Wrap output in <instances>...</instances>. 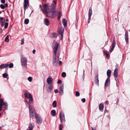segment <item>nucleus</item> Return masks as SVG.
<instances>
[{"mask_svg":"<svg viewBox=\"0 0 130 130\" xmlns=\"http://www.w3.org/2000/svg\"><path fill=\"white\" fill-rule=\"evenodd\" d=\"M111 71L110 69H109L107 71V74L108 77V78H110L111 75Z\"/></svg>","mask_w":130,"mask_h":130,"instance_id":"obj_22","label":"nucleus"},{"mask_svg":"<svg viewBox=\"0 0 130 130\" xmlns=\"http://www.w3.org/2000/svg\"><path fill=\"white\" fill-rule=\"evenodd\" d=\"M61 82V81L60 80H58L57 82L58 84H60Z\"/></svg>","mask_w":130,"mask_h":130,"instance_id":"obj_48","label":"nucleus"},{"mask_svg":"<svg viewBox=\"0 0 130 130\" xmlns=\"http://www.w3.org/2000/svg\"><path fill=\"white\" fill-rule=\"evenodd\" d=\"M62 76L63 77H65L66 76V74L65 72H63L62 73Z\"/></svg>","mask_w":130,"mask_h":130,"instance_id":"obj_38","label":"nucleus"},{"mask_svg":"<svg viewBox=\"0 0 130 130\" xmlns=\"http://www.w3.org/2000/svg\"><path fill=\"white\" fill-rule=\"evenodd\" d=\"M53 81V78L52 77H48L47 79V82L48 84H52Z\"/></svg>","mask_w":130,"mask_h":130,"instance_id":"obj_16","label":"nucleus"},{"mask_svg":"<svg viewBox=\"0 0 130 130\" xmlns=\"http://www.w3.org/2000/svg\"><path fill=\"white\" fill-rule=\"evenodd\" d=\"M59 56L56 55V56L54 55L53 59V63L54 65L57 66L58 63V60Z\"/></svg>","mask_w":130,"mask_h":130,"instance_id":"obj_4","label":"nucleus"},{"mask_svg":"<svg viewBox=\"0 0 130 130\" xmlns=\"http://www.w3.org/2000/svg\"><path fill=\"white\" fill-rule=\"evenodd\" d=\"M29 111H35L34 109V107L33 106H32L30 105H29Z\"/></svg>","mask_w":130,"mask_h":130,"instance_id":"obj_30","label":"nucleus"},{"mask_svg":"<svg viewBox=\"0 0 130 130\" xmlns=\"http://www.w3.org/2000/svg\"><path fill=\"white\" fill-rule=\"evenodd\" d=\"M58 43L54 41L53 42V48L54 54L55 56L56 55L59 56V53L58 51Z\"/></svg>","mask_w":130,"mask_h":130,"instance_id":"obj_2","label":"nucleus"},{"mask_svg":"<svg viewBox=\"0 0 130 130\" xmlns=\"http://www.w3.org/2000/svg\"><path fill=\"white\" fill-rule=\"evenodd\" d=\"M1 114L0 113V117L1 116Z\"/></svg>","mask_w":130,"mask_h":130,"instance_id":"obj_63","label":"nucleus"},{"mask_svg":"<svg viewBox=\"0 0 130 130\" xmlns=\"http://www.w3.org/2000/svg\"><path fill=\"white\" fill-rule=\"evenodd\" d=\"M33 54H34L36 52V51L35 50H33Z\"/></svg>","mask_w":130,"mask_h":130,"instance_id":"obj_57","label":"nucleus"},{"mask_svg":"<svg viewBox=\"0 0 130 130\" xmlns=\"http://www.w3.org/2000/svg\"><path fill=\"white\" fill-rule=\"evenodd\" d=\"M5 0H1V2L3 3L4 4L5 3Z\"/></svg>","mask_w":130,"mask_h":130,"instance_id":"obj_50","label":"nucleus"},{"mask_svg":"<svg viewBox=\"0 0 130 130\" xmlns=\"http://www.w3.org/2000/svg\"><path fill=\"white\" fill-rule=\"evenodd\" d=\"M82 101L83 102L85 103L86 101L85 99V98H83L82 99Z\"/></svg>","mask_w":130,"mask_h":130,"instance_id":"obj_47","label":"nucleus"},{"mask_svg":"<svg viewBox=\"0 0 130 130\" xmlns=\"http://www.w3.org/2000/svg\"><path fill=\"white\" fill-rule=\"evenodd\" d=\"M8 66V64H3L0 66V69H2L4 68H7Z\"/></svg>","mask_w":130,"mask_h":130,"instance_id":"obj_14","label":"nucleus"},{"mask_svg":"<svg viewBox=\"0 0 130 130\" xmlns=\"http://www.w3.org/2000/svg\"><path fill=\"white\" fill-rule=\"evenodd\" d=\"M0 22L1 23V26L3 27L4 25L5 22V20L2 17H0Z\"/></svg>","mask_w":130,"mask_h":130,"instance_id":"obj_17","label":"nucleus"},{"mask_svg":"<svg viewBox=\"0 0 130 130\" xmlns=\"http://www.w3.org/2000/svg\"><path fill=\"white\" fill-rule=\"evenodd\" d=\"M29 112L30 115L32 118L34 117V115H36V114L35 112V111H30Z\"/></svg>","mask_w":130,"mask_h":130,"instance_id":"obj_20","label":"nucleus"},{"mask_svg":"<svg viewBox=\"0 0 130 130\" xmlns=\"http://www.w3.org/2000/svg\"><path fill=\"white\" fill-rule=\"evenodd\" d=\"M1 11H0V14H1Z\"/></svg>","mask_w":130,"mask_h":130,"instance_id":"obj_62","label":"nucleus"},{"mask_svg":"<svg viewBox=\"0 0 130 130\" xmlns=\"http://www.w3.org/2000/svg\"><path fill=\"white\" fill-rule=\"evenodd\" d=\"M40 8H42L41 5H40Z\"/></svg>","mask_w":130,"mask_h":130,"instance_id":"obj_61","label":"nucleus"},{"mask_svg":"<svg viewBox=\"0 0 130 130\" xmlns=\"http://www.w3.org/2000/svg\"><path fill=\"white\" fill-rule=\"evenodd\" d=\"M56 4V2L54 0L51 4V8H45L43 10V13H47V16L48 17L53 18L57 15V12L54 11Z\"/></svg>","mask_w":130,"mask_h":130,"instance_id":"obj_1","label":"nucleus"},{"mask_svg":"<svg viewBox=\"0 0 130 130\" xmlns=\"http://www.w3.org/2000/svg\"><path fill=\"white\" fill-rule=\"evenodd\" d=\"M4 5L5 6V7H7L8 6V4L7 3H6L5 4V5Z\"/></svg>","mask_w":130,"mask_h":130,"instance_id":"obj_54","label":"nucleus"},{"mask_svg":"<svg viewBox=\"0 0 130 130\" xmlns=\"http://www.w3.org/2000/svg\"><path fill=\"white\" fill-rule=\"evenodd\" d=\"M51 114L53 116H55L56 115L55 110H52L51 111Z\"/></svg>","mask_w":130,"mask_h":130,"instance_id":"obj_29","label":"nucleus"},{"mask_svg":"<svg viewBox=\"0 0 130 130\" xmlns=\"http://www.w3.org/2000/svg\"><path fill=\"white\" fill-rule=\"evenodd\" d=\"M8 74L7 73H4L3 74L2 76L4 78H6L8 76Z\"/></svg>","mask_w":130,"mask_h":130,"instance_id":"obj_35","label":"nucleus"},{"mask_svg":"<svg viewBox=\"0 0 130 130\" xmlns=\"http://www.w3.org/2000/svg\"><path fill=\"white\" fill-rule=\"evenodd\" d=\"M89 17V18H88V23H89L90 20H91V17Z\"/></svg>","mask_w":130,"mask_h":130,"instance_id":"obj_51","label":"nucleus"},{"mask_svg":"<svg viewBox=\"0 0 130 130\" xmlns=\"http://www.w3.org/2000/svg\"><path fill=\"white\" fill-rule=\"evenodd\" d=\"M109 103L108 101H105V104L106 105H107Z\"/></svg>","mask_w":130,"mask_h":130,"instance_id":"obj_52","label":"nucleus"},{"mask_svg":"<svg viewBox=\"0 0 130 130\" xmlns=\"http://www.w3.org/2000/svg\"><path fill=\"white\" fill-rule=\"evenodd\" d=\"M45 9V8H44L43 9H42V8H40V9H41V11H42V12H43V10Z\"/></svg>","mask_w":130,"mask_h":130,"instance_id":"obj_59","label":"nucleus"},{"mask_svg":"<svg viewBox=\"0 0 130 130\" xmlns=\"http://www.w3.org/2000/svg\"><path fill=\"white\" fill-rule=\"evenodd\" d=\"M64 29L62 28H60L58 30V32L61 37V39H62L63 37V34Z\"/></svg>","mask_w":130,"mask_h":130,"instance_id":"obj_7","label":"nucleus"},{"mask_svg":"<svg viewBox=\"0 0 130 130\" xmlns=\"http://www.w3.org/2000/svg\"><path fill=\"white\" fill-rule=\"evenodd\" d=\"M59 118L60 119V121L61 123L65 122V119L64 117V115L63 113L61 112L60 113Z\"/></svg>","mask_w":130,"mask_h":130,"instance_id":"obj_5","label":"nucleus"},{"mask_svg":"<svg viewBox=\"0 0 130 130\" xmlns=\"http://www.w3.org/2000/svg\"><path fill=\"white\" fill-rule=\"evenodd\" d=\"M26 105H28V101L26 100Z\"/></svg>","mask_w":130,"mask_h":130,"instance_id":"obj_56","label":"nucleus"},{"mask_svg":"<svg viewBox=\"0 0 130 130\" xmlns=\"http://www.w3.org/2000/svg\"><path fill=\"white\" fill-rule=\"evenodd\" d=\"M114 47H115L112 46H111V50L110 51V52H111L113 51V50L114 49Z\"/></svg>","mask_w":130,"mask_h":130,"instance_id":"obj_45","label":"nucleus"},{"mask_svg":"<svg viewBox=\"0 0 130 130\" xmlns=\"http://www.w3.org/2000/svg\"><path fill=\"white\" fill-rule=\"evenodd\" d=\"M116 42L115 40L113 39V43L112 44V46L115 47L116 45Z\"/></svg>","mask_w":130,"mask_h":130,"instance_id":"obj_37","label":"nucleus"},{"mask_svg":"<svg viewBox=\"0 0 130 130\" xmlns=\"http://www.w3.org/2000/svg\"><path fill=\"white\" fill-rule=\"evenodd\" d=\"M24 94L25 97L26 98H29L30 95L31 96V95L27 91L24 90Z\"/></svg>","mask_w":130,"mask_h":130,"instance_id":"obj_12","label":"nucleus"},{"mask_svg":"<svg viewBox=\"0 0 130 130\" xmlns=\"http://www.w3.org/2000/svg\"><path fill=\"white\" fill-rule=\"evenodd\" d=\"M61 15V13L60 12H57V15L58 16L57 19L58 20H59L60 18Z\"/></svg>","mask_w":130,"mask_h":130,"instance_id":"obj_28","label":"nucleus"},{"mask_svg":"<svg viewBox=\"0 0 130 130\" xmlns=\"http://www.w3.org/2000/svg\"><path fill=\"white\" fill-rule=\"evenodd\" d=\"M92 7H90L89 8V11L88 17H90L92 14Z\"/></svg>","mask_w":130,"mask_h":130,"instance_id":"obj_25","label":"nucleus"},{"mask_svg":"<svg viewBox=\"0 0 130 130\" xmlns=\"http://www.w3.org/2000/svg\"><path fill=\"white\" fill-rule=\"evenodd\" d=\"M5 106V107H6L8 106L6 102H4L3 100L2 99H0V108H2L3 106Z\"/></svg>","mask_w":130,"mask_h":130,"instance_id":"obj_6","label":"nucleus"},{"mask_svg":"<svg viewBox=\"0 0 130 130\" xmlns=\"http://www.w3.org/2000/svg\"><path fill=\"white\" fill-rule=\"evenodd\" d=\"M104 108V106L103 104L100 103L99 105V109L100 110L102 111Z\"/></svg>","mask_w":130,"mask_h":130,"instance_id":"obj_21","label":"nucleus"},{"mask_svg":"<svg viewBox=\"0 0 130 130\" xmlns=\"http://www.w3.org/2000/svg\"><path fill=\"white\" fill-rule=\"evenodd\" d=\"M53 88V84H48L46 85V89L48 92H51Z\"/></svg>","mask_w":130,"mask_h":130,"instance_id":"obj_8","label":"nucleus"},{"mask_svg":"<svg viewBox=\"0 0 130 130\" xmlns=\"http://www.w3.org/2000/svg\"><path fill=\"white\" fill-rule=\"evenodd\" d=\"M44 22H45V24L47 26H48L49 25L50 22H49V21L48 19H47V18L45 20Z\"/></svg>","mask_w":130,"mask_h":130,"instance_id":"obj_27","label":"nucleus"},{"mask_svg":"<svg viewBox=\"0 0 130 130\" xmlns=\"http://www.w3.org/2000/svg\"><path fill=\"white\" fill-rule=\"evenodd\" d=\"M129 31H130V29L129 30Z\"/></svg>","mask_w":130,"mask_h":130,"instance_id":"obj_64","label":"nucleus"},{"mask_svg":"<svg viewBox=\"0 0 130 130\" xmlns=\"http://www.w3.org/2000/svg\"><path fill=\"white\" fill-rule=\"evenodd\" d=\"M110 78H108L105 81V86L106 87H108L109 84L110 82Z\"/></svg>","mask_w":130,"mask_h":130,"instance_id":"obj_19","label":"nucleus"},{"mask_svg":"<svg viewBox=\"0 0 130 130\" xmlns=\"http://www.w3.org/2000/svg\"><path fill=\"white\" fill-rule=\"evenodd\" d=\"M6 21L8 22V19H6Z\"/></svg>","mask_w":130,"mask_h":130,"instance_id":"obj_60","label":"nucleus"},{"mask_svg":"<svg viewBox=\"0 0 130 130\" xmlns=\"http://www.w3.org/2000/svg\"><path fill=\"white\" fill-rule=\"evenodd\" d=\"M43 7L45 8H49L51 7L50 4L49 3L45 4L43 5ZM50 8H51V7Z\"/></svg>","mask_w":130,"mask_h":130,"instance_id":"obj_23","label":"nucleus"},{"mask_svg":"<svg viewBox=\"0 0 130 130\" xmlns=\"http://www.w3.org/2000/svg\"><path fill=\"white\" fill-rule=\"evenodd\" d=\"M63 128V125L62 124H60L59 126V130H62Z\"/></svg>","mask_w":130,"mask_h":130,"instance_id":"obj_42","label":"nucleus"},{"mask_svg":"<svg viewBox=\"0 0 130 130\" xmlns=\"http://www.w3.org/2000/svg\"><path fill=\"white\" fill-rule=\"evenodd\" d=\"M51 36L53 37H57V35L55 33H53L51 34Z\"/></svg>","mask_w":130,"mask_h":130,"instance_id":"obj_33","label":"nucleus"},{"mask_svg":"<svg viewBox=\"0 0 130 130\" xmlns=\"http://www.w3.org/2000/svg\"><path fill=\"white\" fill-rule=\"evenodd\" d=\"M29 6L28 0H24V7L25 11Z\"/></svg>","mask_w":130,"mask_h":130,"instance_id":"obj_9","label":"nucleus"},{"mask_svg":"<svg viewBox=\"0 0 130 130\" xmlns=\"http://www.w3.org/2000/svg\"><path fill=\"white\" fill-rule=\"evenodd\" d=\"M29 22V20L28 19H26L24 21V23L25 24H28Z\"/></svg>","mask_w":130,"mask_h":130,"instance_id":"obj_36","label":"nucleus"},{"mask_svg":"<svg viewBox=\"0 0 130 130\" xmlns=\"http://www.w3.org/2000/svg\"><path fill=\"white\" fill-rule=\"evenodd\" d=\"M34 126V124L33 123H30L29 125V128L27 129V130H32Z\"/></svg>","mask_w":130,"mask_h":130,"instance_id":"obj_24","label":"nucleus"},{"mask_svg":"<svg viewBox=\"0 0 130 130\" xmlns=\"http://www.w3.org/2000/svg\"><path fill=\"white\" fill-rule=\"evenodd\" d=\"M28 79L30 82H31L32 80V78L31 77H29L28 78Z\"/></svg>","mask_w":130,"mask_h":130,"instance_id":"obj_44","label":"nucleus"},{"mask_svg":"<svg viewBox=\"0 0 130 130\" xmlns=\"http://www.w3.org/2000/svg\"><path fill=\"white\" fill-rule=\"evenodd\" d=\"M128 31H126L125 34V39L127 43H128Z\"/></svg>","mask_w":130,"mask_h":130,"instance_id":"obj_15","label":"nucleus"},{"mask_svg":"<svg viewBox=\"0 0 130 130\" xmlns=\"http://www.w3.org/2000/svg\"><path fill=\"white\" fill-rule=\"evenodd\" d=\"M0 7L2 9H4L5 8V6L3 4H1L0 5Z\"/></svg>","mask_w":130,"mask_h":130,"instance_id":"obj_40","label":"nucleus"},{"mask_svg":"<svg viewBox=\"0 0 130 130\" xmlns=\"http://www.w3.org/2000/svg\"><path fill=\"white\" fill-rule=\"evenodd\" d=\"M9 36H6L5 39V41L6 42H9Z\"/></svg>","mask_w":130,"mask_h":130,"instance_id":"obj_34","label":"nucleus"},{"mask_svg":"<svg viewBox=\"0 0 130 130\" xmlns=\"http://www.w3.org/2000/svg\"><path fill=\"white\" fill-rule=\"evenodd\" d=\"M53 107H55L57 106V102L56 101H54L53 103Z\"/></svg>","mask_w":130,"mask_h":130,"instance_id":"obj_31","label":"nucleus"},{"mask_svg":"<svg viewBox=\"0 0 130 130\" xmlns=\"http://www.w3.org/2000/svg\"><path fill=\"white\" fill-rule=\"evenodd\" d=\"M105 55H106V57H108V56H109V55L108 54L106 53H105Z\"/></svg>","mask_w":130,"mask_h":130,"instance_id":"obj_53","label":"nucleus"},{"mask_svg":"<svg viewBox=\"0 0 130 130\" xmlns=\"http://www.w3.org/2000/svg\"><path fill=\"white\" fill-rule=\"evenodd\" d=\"M59 62L60 65H61L62 63V62L61 61H59Z\"/></svg>","mask_w":130,"mask_h":130,"instance_id":"obj_55","label":"nucleus"},{"mask_svg":"<svg viewBox=\"0 0 130 130\" xmlns=\"http://www.w3.org/2000/svg\"><path fill=\"white\" fill-rule=\"evenodd\" d=\"M63 85H61L60 87L59 88V94L60 95L63 94Z\"/></svg>","mask_w":130,"mask_h":130,"instance_id":"obj_11","label":"nucleus"},{"mask_svg":"<svg viewBox=\"0 0 130 130\" xmlns=\"http://www.w3.org/2000/svg\"><path fill=\"white\" fill-rule=\"evenodd\" d=\"M24 39H22L21 40V45L23 44H24Z\"/></svg>","mask_w":130,"mask_h":130,"instance_id":"obj_46","label":"nucleus"},{"mask_svg":"<svg viewBox=\"0 0 130 130\" xmlns=\"http://www.w3.org/2000/svg\"><path fill=\"white\" fill-rule=\"evenodd\" d=\"M62 22L64 26L67 25V21L65 19L63 18L62 20Z\"/></svg>","mask_w":130,"mask_h":130,"instance_id":"obj_32","label":"nucleus"},{"mask_svg":"<svg viewBox=\"0 0 130 130\" xmlns=\"http://www.w3.org/2000/svg\"><path fill=\"white\" fill-rule=\"evenodd\" d=\"M99 75H96L95 78V83L96 85L98 86H99V80L98 79Z\"/></svg>","mask_w":130,"mask_h":130,"instance_id":"obj_13","label":"nucleus"},{"mask_svg":"<svg viewBox=\"0 0 130 130\" xmlns=\"http://www.w3.org/2000/svg\"><path fill=\"white\" fill-rule=\"evenodd\" d=\"M118 69L117 68H116L114 71L113 76L114 77L117 78L118 76Z\"/></svg>","mask_w":130,"mask_h":130,"instance_id":"obj_18","label":"nucleus"},{"mask_svg":"<svg viewBox=\"0 0 130 130\" xmlns=\"http://www.w3.org/2000/svg\"><path fill=\"white\" fill-rule=\"evenodd\" d=\"M8 66L10 68H11L13 67V63H10L9 65L8 64Z\"/></svg>","mask_w":130,"mask_h":130,"instance_id":"obj_39","label":"nucleus"},{"mask_svg":"<svg viewBox=\"0 0 130 130\" xmlns=\"http://www.w3.org/2000/svg\"><path fill=\"white\" fill-rule=\"evenodd\" d=\"M80 95L79 92L78 91H76L75 92V95L76 96H78Z\"/></svg>","mask_w":130,"mask_h":130,"instance_id":"obj_41","label":"nucleus"},{"mask_svg":"<svg viewBox=\"0 0 130 130\" xmlns=\"http://www.w3.org/2000/svg\"><path fill=\"white\" fill-rule=\"evenodd\" d=\"M27 62V59L25 57H22L21 59V65L24 68H26Z\"/></svg>","mask_w":130,"mask_h":130,"instance_id":"obj_3","label":"nucleus"},{"mask_svg":"<svg viewBox=\"0 0 130 130\" xmlns=\"http://www.w3.org/2000/svg\"><path fill=\"white\" fill-rule=\"evenodd\" d=\"M8 23H6L5 24L4 28L5 29H6L7 28L8 26Z\"/></svg>","mask_w":130,"mask_h":130,"instance_id":"obj_43","label":"nucleus"},{"mask_svg":"<svg viewBox=\"0 0 130 130\" xmlns=\"http://www.w3.org/2000/svg\"><path fill=\"white\" fill-rule=\"evenodd\" d=\"M29 104L30 105L33 102V99L32 97V96H31L30 95V97L29 98Z\"/></svg>","mask_w":130,"mask_h":130,"instance_id":"obj_26","label":"nucleus"},{"mask_svg":"<svg viewBox=\"0 0 130 130\" xmlns=\"http://www.w3.org/2000/svg\"><path fill=\"white\" fill-rule=\"evenodd\" d=\"M36 123L38 124H40L42 122V120L40 117H39L38 115H37L36 116Z\"/></svg>","mask_w":130,"mask_h":130,"instance_id":"obj_10","label":"nucleus"},{"mask_svg":"<svg viewBox=\"0 0 130 130\" xmlns=\"http://www.w3.org/2000/svg\"><path fill=\"white\" fill-rule=\"evenodd\" d=\"M58 90L57 89H55L54 90V92L55 93H58Z\"/></svg>","mask_w":130,"mask_h":130,"instance_id":"obj_49","label":"nucleus"},{"mask_svg":"<svg viewBox=\"0 0 130 130\" xmlns=\"http://www.w3.org/2000/svg\"><path fill=\"white\" fill-rule=\"evenodd\" d=\"M91 128L92 129V130H96L95 128H93V127H92Z\"/></svg>","mask_w":130,"mask_h":130,"instance_id":"obj_58","label":"nucleus"}]
</instances>
